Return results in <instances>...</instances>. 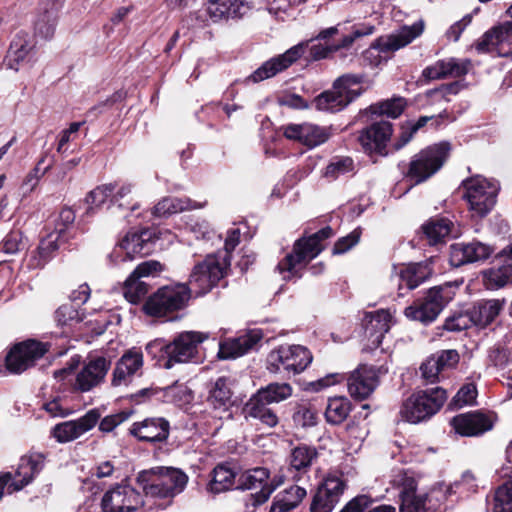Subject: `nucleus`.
<instances>
[{"instance_id":"aec40b11","label":"nucleus","mask_w":512,"mask_h":512,"mask_svg":"<svg viewBox=\"0 0 512 512\" xmlns=\"http://www.w3.org/2000/svg\"><path fill=\"white\" fill-rule=\"evenodd\" d=\"M144 360L140 350H127L116 362L111 375L112 387H127L136 376H141Z\"/></svg>"},{"instance_id":"1a4fd4ad","label":"nucleus","mask_w":512,"mask_h":512,"mask_svg":"<svg viewBox=\"0 0 512 512\" xmlns=\"http://www.w3.org/2000/svg\"><path fill=\"white\" fill-rule=\"evenodd\" d=\"M190 297L191 289L186 284L164 286L148 297L143 311L152 317H163L183 309Z\"/></svg>"},{"instance_id":"c85d7f7f","label":"nucleus","mask_w":512,"mask_h":512,"mask_svg":"<svg viewBox=\"0 0 512 512\" xmlns=\"http://www.w3.org/2000/svg\"><path fill=\"white\" fill-rule=\"evenodd\" d=\"M129 431L141 442L162 443L168 439L170 423L163 417H149L133 423Z\"/></svg>"},{"instance_id":"2eb2a0df","label":"nucleus","mask_w":512,"mask_h":512,"mask_svg":"<svg viewBox=\"0 0 512 512\" xmlns=\"http://www.w3.org/2000/svg\"><path fill=\"white\" fill-rule=\"evenodd\" d=\"M143 505L140 492L130 485L117 484L106 491L101 500L103 512H133Z\"/></svg>"},{"instance_id":"4c0bfd02","label":"nucleus","mask_w":512,"mask_h":512,"mask_svg":"<svg viewBox=\"0 0 512 512\" xmlns=\"http://www.w3.org/2000/svg\"><path fill=\"white\" fill-rule=\"evenodd\" d=\"M269 405L266 400H263V398L255 392L243 407L245 419L251 418L258 420L262 425L268 428L277 426L279 418Z\"/></svg>"},{"instance_id":"79ce46f5","label":"nucleus","mask_w":512,"mask_h":512,"mask_svg":"<svg viewBox=\"0 0 512 512\" xmlns=\"http://www.w3.org/2000/svg\"><path fill=\"white\" fill-rule=\"evenodd\" d=\"M236 472L225 464L217 465L211 472L206 489L211 494H220L230 490L235 484Z\"/></svg>"},{"instance_id":"a18cd8bd","label":"nucleus","mask_w":512,"mask_h":512,"mask_svg":"<svg viewBox=\"0 0 512 512\" xmlns=\"http://www.w3.org/2000/svg\"><path fill=\"white\" fill-rule=\"evenodd\" d=\"M350 411L351 403L348 398L344 396L329 398L325 418L328 423L340 424L347 418Z\"/></svg>"},{"instance_id":"052dcab7","label":"nucleus","mask_w":512,"mask_h":512,"mask_svg":"<svg viewBox=\"0 0 512 512\" xmlns=\"http://www.w3.org/2000/svg\"><path fill=\"white\" fill-rule=\"evenodd\" d=\"M471 324H473V321L469 311H467L466 313H457L448 317L443 324V328L450 332H460L469 328Z\"/></svg>"},{"instance_id":"7ed1b4c3","label":"nucleus","mask_w":512,"mask_h":512,"mask_svg":"<svg viewBox=\"0 0 512 512\" xmlns=\"http://www.w3.org/2000/svg\"><path fill=\"white\" fill-rule=\"evenodd\" d=\"M188 479L181 469L166 466L141 471L137 477L146 496L167 500L168 503L185 490Z\"/></svg>"},{"instance_id":"c03bdc74","label":"nucleus","mask_w":512,"mask_h":512,"mask_svg":"<svg viewBox=\"0 0 512 512\" xmlns=\"http://www.w3.org/2000/svg\"><path fill=\"white\" fill-rule=\"evenodd\" d=\"M451 221L445 218L431 219L422 225L423 235L429 245L442 243L451 232Z\"/></svg>"},{"instance_id":"e433bc0d","label":"nucleus","mask_w":512,"mask_h":512,"mask_svg":"<svg viewBox=\"0 0 512 512\" xmlns=\"http://www.w3.org/2000/svg\"><path fill=\"white\" fill-rule=\"evenodd\" d=\"M208 395L206 401L214 410L226 412L232 406L231 380L221 376L207 385Z\"/></svg>"},{"instance_id":"49530a36","label":"nucleus","mask_w":512,"mask_h":512,"mask_svg":"<svg viewBox=\"0 0 512 512\" xmlns=\"http://www.w3.org/2000/svg\"><path fill=\"white\" fill-rule=\"evenodd\" d=\"M497 194H463V200L475 216L484 217L494 207Z\"/></svg>"},{"instance_id":"37998d69","label":"nucleus","mask_w":512,"mask_h":512,"mask_svg":"<svg viewBox=\"0 0 512 512\" xmlns=\"http://www.w3.org/2000/svg\"><path fill=\"white\" fill-rule=\"evenodd\" d=\"M202 207V204L193 202L186 196H166L154 207V214L159 217L168 216L185 210Z\"/></svg>"},{"instance_id":"423d86ee","label":"nucleus","mask_w":512,"mask_h":512,"mask_svg":"<svg viewBox=\"0 0 512 512\" xmlns=\"http://www.w3.org/2000/svg\"><path fill=\"white\" fill-rule=\"evenodd\" d=\"M363 77L356 74H345L338 77L330 90L324 91L313 100L317 110L338 112L348 106L360 94V88H354L362 83Z\"/></svg>"},{"instance_id":"603ef678","label":"nucleus","mask_w":512,"mask_h":512,"mask_svg":"<svg viewBox=\"0 0 512 512\" xmlns=\"http://www.w3.org/2000/svg\"><path fill=\"white\" fill-rule=\"evenodd\" d=\"M149 285L133 276H129L124 283L123 295L132 304L140 302L148 293Z\"/></svg>"},{"instance_id":"0e129e2a","label":"nucleus","mask_w":512,"mask_h":512,"mask_svg":"<svg viewBox=\"0 0 512 512\" xmlns=\"http://www.w3.org/2000/svg\"><path fill=\"white\" fill-rule=\"evenodd\" d=\"M58 237L59 234L55 236L53 233H51L40 241V244L37 248V252L40 258L38 262L39 265H44L51 257V254L58 249Z\"/></svg>"},{"instance_id":"4d7b16f0","label":"nucleus","mask_w":512,"mask_h":512,"mask_svg":"<svg viewBox=\"0 0 512 512\" xmlns=\"http://www.w3.org/2000/svg\"><path fill=\"white\" fill-rule=\"evenodd\" d=\"M461 87L462 86L459 82L443 84L439 88L427 91L426 97L430 102H437L440 100L449 102V96L456 95L461 90Z\"/></svg>"},{"instance_id":"cd10ccee","label":"nucleus","mask_w":512,"mask_h":512,"mask_svg":"<svg viewBox=\"0 0 512 512\" xmlns=\"http://www.w3.org/2000/svg\"><path fill=\"white\" fill-rule=\"evenodd\" d=\"M392 320L393 317L389 310L379 309L365 314L363 321L369 344L365 346L364 350L372 351L381 345L384 335L391 328Z\"/></svg>"},{"instance_id":"2f4dec72","label":"nucleus","mask_w":512,"mask_h":512,"mask_svg":"<svg viewBox=\"0 0 512 512\" xmlns=\"http://www.w3.org/2000/svg\"><path fill=\"white\" fill-rule=\"evenodd\" d=\"M63 3L59 0H41L38 4L35 33L48 39L53 36L58 21V15Z\"/></svg>"},{"instance_id":"f704fd0d","label":"nucleus","mask_w":512,"mask_h":512,"mask_svg":"<svg viewBox=\"0 0 512 512\" xmlns=\"http://www.w3.org/2000/svg\"><path fill=\"white\" fill-rule=\"evenodd\" d=\"M261 340V334L250 331L234 338L219 342L218 357L220 359H235L246 354Z\"/></svg>"},{"instance_id":"4468645a","label":"nucleus","mask_w":512,"mask_h":512,"mask_svg":"<svg viewBox=\"0 0 512 512\" xmlns=\"http://www.w3.org/2000/svg\"><path fill=\"white\" fill-rule=\"evenodd\" d=\"M269 475V470L264 467H257L241 474L238 485L239 489H259L257 492L251 493L246 496V506L251 504L253 507H256L258 505L263 504L268 500L270 495L277 488L278 485H274L268 482Z\"/></svg>"},{"instance_id":"f8f14e48","label":"nucleus","mask_w":512,"mask_h":512,"mask_svg":"<svg viewBox=\"0 0 512 512\" xmlns=\"http://www.w3.org/2000/svg\"><path fill=\"white\" fill-rule=\"evenodd\" d=\"M110 368L111 361L105 356L88 357L75 375L73 390L78 393L93 391L104 383Z\"/></svg>"},{"instance_id":"f257e3e1","label":"nucleus","mask_w":512,"mask_h":512,"mask_svg":"<svg viewBox=\"0 0 512 512\" xmlns=\"http://www.w3.org/2000/svg\"><path fill=\"white\" fill-rule=\"evenodd\" d=\"M208 338L207 334L185 331L174 337L172 341L157 338L146 345L147 353L157 360L159 366L166 369L175 364L187 363L194 359L198 346Z\"/></svg>"},{"instance_id":"e2e57ef3","label":"nucleus","mask_w":512,"mask_h":512,"mask_svg":"<svg viewBox=\"0 0 512 512\" xmlns=\"http://www.w3.org/2000/svg\"><path fill=\"white\" fill-rule=\"evenodd\" d=\"M293 421L301 427H311L317 423V414L310 406L299 405L293 414Z\"/></svg>"},{"instance_id":"ea45409f","label":"nucleus","mask_w":512,"mask_h":512,"mask_svg":"<svg viewBox=\"0 0 512 512\" xmlns=\"http://www.w3.org/2000/svg\"><path fill=\"white\" fill-rule=\"evenodd\" d=\"M483 282L487 289L498 290L512 283V263L499 260V254L496 256L494 264L489 269L483 271Z\"/></svg>"},{"instance_id":"de8ad7c7","label":"nucleus","mask_w":512,"mask_h":512,"mask_svg":"<svg viewBox=\"0 0 512 512\" xmlns=\"http://www.w3.org/2000/svg\"><path fill=\"white\" fill-rule=\"evenodd\" d=\"M256 393L269 404L280 403L292 396L293 388L288 383L272 382L259 388Z\"/></svg>"},{"instance_id":"09e8293b","label":"nucleus","mask_w":512,"mask_h":512,"mask_svg":"<svg viewBox=\"0 0 512 512\" xmlns=\"http://www.w3.org/2000/svg\"><path fill=\"white\" fill-rule=\"evenodd\" d=\"M445 116H447V113L444 110L437 118L435 116L420 117L415 123H411L408 128H403L399 138L394 143V149L399 150L404 147L412 139L413 135L429 121H434L437 126L439 124L438 118H443Z\"/></svg>"},{"instance_id":"3c124183","label":"nucleus","mask_w":512,"mask_h":512,"mask_svg":"<svg viewBox=\"0 0 512 512\" xmlns=\"http://www.w3.org/2000/svg\"><path fill=\"white\" fill-rule=\"evenodd\" d=\"M84 320V313L73 304H63L55 311V321L59 327H73Z\"/></svg>"},{"instance_id":"39448f33","label":"nucleus","mask_w":512,"mask_h":512,"mask_svg":"<svg viewBox=\"0 0 512 512\" xmlns=\"http://www.w3.org/2000/svg\"><path fill=\"white\" fill-rule=\"evenodd\" d=\"M446 399L447 392L441 387L417 391L402 403L400 417L404 421L417 424L437 413Z\"/></svg>"},{"instance_id":"4be33fe9","label":"nucleus","mask_w":512,"mask_h":512,"mask_svg":"<svg viewBox=\"0 0 512 512\" xmlns=\"http://www.w3.org/2000/svg\"><path fill=\"white\" fill-rule=\"evenodd\" d=\"M494 420V416L491 413L473 411L453 417L450 424L457 434L472 437L482 435L491 430Z\"/></svg>"},{"instance_id":"8fccbe9b","label":"nucleus","mask_w":512,"mask_h":512,"mask_svg":"<svg viewBox=\"0 0 512 512\" xmlns=\"http://www.w3.org/2000/svg\"><path fill=\"white\" fill-rule=\"evenodd\" d=\"M306 495L304 487L292 485L278 495L276 502L288 512L295 509Z\"/></svg>"},{"instance_id":"20e7f679","label":"nucleus","mask_w":512,"mask_h":512,"mask_svg":"<svg viewBox=\"0 0 512 512\" xmlns=\"http://www.w3.org/2000/svg\"><path fill=\"white\" fill-rule=\"evenodd\" d=\"M333 235V229L326 226L308 237L297 240L292 252L288 253L276 266V270L282 276V279L290 281L294 278H300V270L324 249L321 242Z\"/></svg>"},{"instance_id":"69168bd1","label":"nucleus","mask_w":512,"mask_h":512,"mask_svg":"<svg viewBox=\"0 0 512 512\" xmlns=\"http://www.w3.org/2000/svg\"><path fill=\"white\" fill-rule=\"evenodd\" d=\"M406 106V102L404 98H393L391 100H386L381 102L378 106L379 113L382 115H386L391 118L399 117Z\"/></svg>"},{"instance_id":"f3484780","label":"nucleus","mask_w":512,"mask_h":512,"mask_svg":"<svg viewBox=\"0 0 512 512\" xmlns=\"http://www.w3.org/2000/svg\"><path fill=\"white\" fill-rule=\"evenodd\" d=\"M36 42L29 33L20 31L12 39L4 63L8 69L18 71L36 61Z\"/></svg>"},{"instance_id":"473e14b6","label":"nucleus","mask_w":512,"mask_h":512,"mask_svg":"<svg viewBox=\"0 0 512 512\" xmlns=\"http://www.w3.org/2000/svg\"><path fill=\"white\" fill-rule=\"evenodd\" d=\"M317 456L315 447L302 444L293 448L289 456L288 468L291 480L294 482L308 481L309 470Z\"/></svg>"},{"instance_id":"58836bf2","label":"nucleus","mask_w":512,"mask_h":512,"mask_svg":"<svg viewBox=\"0 0 512 512\" xmlns=\"http://www.w3.org/2000/svg\"><path fill=\"white\" fill-rule=\"evenodd\" d=\"M505 305V299L477 301L468 311L473 324L485 328L499 316Z\"/></svg>"},{"instance_id":"a878e982","label":"nucleus","mask_w":512,"mask_h":512,"mask_svg":"<svg viewBox=\"0 0 512 512\" xmlns=\"http://www.w3.org/2000/svg\"><path fill=\"white\" fill-rule=\"evenodd\" d=\"M44 467V458L41 454L22 456L17 468L12 473V480L8 485V494H13L29 485Z\"/></svg>"},{"instance_id":"9d476101","label":"nucleus","mask_w":512,"mask_h":512,"mask_svg":"<svg viewBox=\"0 0 512 512\" xmlns=\"http://www.w3.org/2000/svg\"><path fill=\"white\" fill-rule=\"evenodd\" d=\"M229 266L227 257H220L219 254L207 255L193 267L189 278L191 292L194 291L197 296L209 292L224 277Z\"/></svg>"},{"instance_id":"6e6d98bb","label":"nucleus","mask_w":512,"mask_h":512,"mask_svg":"<svg viewBox=\"0 0 512 512\" xmlns=\"http://www.w3.org/2000/svg\"><path fill=\"white\" fill-rule=\"evenodd\" d=\"M512 360V351L503 345L497 344L490 348L488 361L496 368H505Z\"/></svg>"},{"instance_id":"864d4df0","label":"nucleus","mask_w":512,"mask_h":512,"mask_svg":"<svg viewBox=\"0 0 512 512\" xmlns=\"http://www.w3.org/2000/svg\"><path fill=\"white\" fill-rule=\"evenodd\" d=\"M462 186L466 192H499L500 183L496 179L486 178L482 175H474L468 179L463 180Z\"/></svg>"},{"instance_id":"c9c22d12","label":"nucleus","mask_w":512,"mask_h":512,"mask_svg":"<svg viewBox=\"0 0 512 512\" xmlns=\"http://www.w3.org/2000/svg\"><path fill=\"white\" fill-rule=\"evenodd\" d=\"M208 14L213 22L238 19L247 14L251 7L245 0H209Z\"/></svg>"},{"instance_id":"a211bd4d","label":"nucleus","mask_w":512,"mask_h":512,"mask_svg":"<svg viewBox=\"0 0 512 512\" xmlns=\"http://www.w3.org/2000/svg\"><path fill=\"white\" fill-rule=\"evenodd\" d=\"M47 352L45 344L29 340L14 346L5 358L6 369L19 374L34 365L35 361Z\"/></svg>"},{"instance_id":"b1692460","label":"nucleus","mask_w":512,"mask_h":512,"mask_svg":"<svg viewBox=\"0 0 512 512\" xmlns=\"http://www.w3.org/2000/svg\"><path fill=\"white\" fill-rule=\"evenodd\" d=\"M100 417L98 409H91L77 420L57 424L53 428V436L61 443L73 441L94 428Z\"/></svg>"},{"instance_id":"0eeeda50","label":"nucleus","mask_w":512,"mask_h":512,"mask_svg":"<svg viewBox=\"0 0 512 512\" xmlns=\"http://www.w3.org/2000/svg\"><path fill=\"white\" fill-rule=\"evenodd\" d=\"M312 360V353L305 346L281 345L267 355L266 368L273 374L297 375L302 373Z\"/></svg>"},{"instance_id":"5701e85b","label":"nucleus","mask_w":512,"mask_h":512,"mask_svg":"<svg viewBox=\"0 0 512 512\" xmlns=\"http://www.w3.org/2000/svg\"><path fill=\"white\" fill-rule=\"evenodd\" d=\"M480 52L497 51L502 56L512 53V21L503 22L488 30L478 41Z\"/></svg>"},{"instance_id":"ddd939ff","label":"nucleus","mask_w":512,"mask_h":512,"mask_svg":"<svg viewBox=\"0 0 512 512\" xmlns=\"http://www.w3.org/2000/svg\"><path fill=\"white\" fill-rule=\"evenodd\" d=\"M424 32L423 21L415 22L410 26H403L399 30L389 35L377 38L366 50L367 57L373 56L374 52L390 54L409 45Z\"/></svg>"},{"instance_id":"7c9ffc66","label":"nucleus","mask_w":512,"mask_h":512,"mask_svg":"<svg viewBox=\"0 0 512 512\" xmlns=\"http://www.w3.org/2000/svg\"><path fill=\"white\" fill-rule=\"evenodd\" d=\"M493 253L492 247L481 243H456L450 246V264L460 267L465 264L486 260Z\"/></svg>"},{"instance_id":"5fc2aeb1","label":"nucleus","mask_w":512,"mask_h":512,"mask_svg":"<svg viewBox=\"0 0 512 512\" xmlns=\"http://www.w3.org/2000/svg\"><path fill=\"white\" fill-rule=\"evenodd\" d=\"M493 511L512 512V482H505L496 490Z\"/></svg>"},{"instance_id":"680f3d73","label":"nucleus","mask_w":512,"mask_h":512,"mask_svg":"<svg viewBox=\"0 0 512 512\" xmlns=\"http://www.w3.org/2000/svg\"><path fill=\"white\" fill-rule=\"evenodd\" d=\"M23 248V235L19 230L9 232L1 243V250L9 255L16 254Z\"/></svg>"},{"instance_id":"bf43d9fd","label":"nucleus","mask_w":512,"mask_h":512,"mask_svg":"<svg viewBox=\"0 0 512 512\" xmlns=\"http://www.w3.org/2000/svg\"><path fill=\"white\" fill-rule=\"evenodd\" d=\"M353 169V161L349 157L337 158L325 169L324 176L329 179H336Z\"/></svg>"},{"instance_id":"13d9d810","label":"nucleus","mask_w":512,"mask_h":512,"mask_svg":"<svg viewBox=\"0 0 512 512\" xmlns=\"http://www.w3.org/2000/svg\"><path fill=\"white\" fill-rule=\"evenodd\" d=\"M477 397V388L474 383H467L463 385L452 400V405L456 408H461L464 405H471L475 402Z\"/></svg>"},{"instance_id":"338daca9","label":"nucleus","mask_w":512,"mask_h":512,"mask_svg":"<svg viewBox=\"0 0 512 512\" xmlns=\"http://www.w3.org/2000/svg\"><path fill=\"white\" fill-rule=\"evenodd\" d=\"M422 377L426 383L434 384L440 380V374L443 372L437 362L430 356L420 367Z\"/></svg>"},{"instance_id":"412c9836","label":"nucleus","mask_w":512,"mask_h":512,"mask_svg":"<svg viewBox=\"0 0 512 512\" xmlns=\"http://www.w3.org/2000/svg\"><path fill=\"white\" fill-rule=\"evenodd\" d=\"M382 368L359 365L353 370L348 379L347 387L350 396L356 400L367 399L379 384V373Z\"/></svg>"},{"instance_id":"9b49d317","label":"nucleus","mask_w":512,"mask_h":512,"mask_svg":"<svg viewBox=\"0 0 512 512\" xmlns=\"http://www.w3.org/2000/svg\"><path fill=\"white\" fill-rule=\"evenodd\" d=\"M450 150L448 142H441L422 150L411 161L407 177L415 183L427 180L442 167Z\"/></svg>"},{"instance_id":"6e6552de","label":"nucleus","mask_w":512,"mask_h":512,"mask_svg":"<svg viewBox=\"0 0 512 512\" xmlns=\"http://www.w3.org/2000/svg\"><path fill=\"white\" fill-rule=\"evenodd\" d=\"M452 298L453 293L450 285L435 286L406 307L404 314L411 320L427 325L437 319Z\"/></svg>"},{"instance_id":"6ab92c4d","label":"nucleus","mask_w":512,"mask_h":512,"mask_svg":"<svg viewBox=\"0 0 512 512\" xmlns=\"http://www.w3.org/2000/svg\"><path fill=\"white\" fill-rule=\"evenodd\" d=\"M346 488L345 481L337 475L329 474L317 488L310 505L311 512H331Z\"/></svg>"},{"instance_id":"774afa93","label":"nucleus","mask_w":512,"mask_h":512,"mask_svg":"<svg viewBox=\"0 0 512 512\" xmlns=\"http://www.w3.org/2000/svg\"><path fill=\"white\" fill-rule=\"evenodd\" d=\"M442 371L454 368L459 362V354L456 350H443L432 355Z\"/></svg>"},{"instance_id":"a19ab883","label":"nucleus","mask_w":512,"mask_h":512,"mask_svg":"<svg viewBox=\"0 0 512 512\" xmlns=\"http://www.w3.org/2000/svg\"><path fill=\"white\" fill-rule=\"evenodd\" d=\"M433 273L430 262H419L409 264L402 268L398 275L399 290L406 286L408 290L415 289L425 282Z\"/></svg>"},{"instance_id":"393cba45","label":"nucleus","mask_w":512,"mask_h":512,"mask_svg":"<svg viewBox=\"0 0 512 512\" xmlns=\"http://www.w3.org/2000/svg\"><path fill=\"white\" fill-rule=\"evenodd\" d=\"M157 239L156 229L144 228L139 231H129L119 243V250L125 251L123 260L149 255L154 250Z\"/></svg>"},{"instance_id":"72a5a7b5","label":"nucleus","mask_w":512,"mask_h":512,"mask_svg":"<svg viewBox=\"0 0 512 512\" xmlns=\"http://www.w3.org/2000/svg\"><path fill=\"white\" fill-rule=\"evenodd\" d=\"M470 62L456 58H447L436 61L422 71L426 80H440L448 77H461L468 72Z\"/></svg>"},{"instance_id":"dca6fc26","label":"nucleus","mask_w":512,"mask_h":512,"mask_svg":"<svg viewBox=\"0 0 512 512\" xmlns=\"http://www.w3.org/2000/svg\"><path fill=\"white\" fill-rule=\"evenodd\" d=\"M391 483L398 491L399 512H427L426 495L417 493V482L411 474L398 471L394 474Z\"/></svg>"},{"instance_id":"bb28decb","label":"nucleus","mask_w":512,"mask_h":512,"mask_svg":"<svg viewBox=\"0 0 512 512\" xmlns=\"http://www.w3.org/2000/svg\"><path fill=\"white\" fill-rule=\"evenodd\" d=\"M392 133V124L389 121L374 122L361 132L359 142L364 151L369 154L386 155V144Z\"/></svg>"},{"instance_id":"c756f323","label":"nucleus","mask_w":512,"mask_h":512,"mask_svg":"<svg viewBox=\"0 0 512 512\" xmlns=\"http://www.w3.org/2000/svg\"><path fill=\"white\" fill-rule=\"evenodd\" d=\"M283 129L287 139L297 140L308 148L319 146L330 137L328 129L311 123L289 124Z\"/></svg>"},{"instance_id":"f03ea898","label":"nucleus","mask_w":512,"mask_h":512,"mask_svg":"<svg viewBox=\"0 0 512 512\" xmlns=\"http://www.w3.org/2000/svg\"><path fill=\"white\" fill-rule=\"evenodd\" d=\"M313 40L303 41L289 48L283 54L277 55L265 61L258 69L251 75L250 79L254 82H260L265 79L274 77L278 73L288 69L298 59H300L306 52H308V61H319L329 58L335 53V48L332 45H323L321 43L311 44Z\"/></svg>"}]
</instances>
